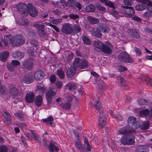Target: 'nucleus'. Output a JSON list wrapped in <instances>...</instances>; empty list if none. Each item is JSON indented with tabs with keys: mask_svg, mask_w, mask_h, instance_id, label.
I'll return each mask as SVG.
<instances>
[{
	"mask_svg": "<svg viewBox=\"0 0 152 152\" xmlns=\"http://www.w3.org/2000/svg\"><path fill=\"white\" fill-rule=\"evenodd\" d=\"M120 142L124 145H133L135 142L134 136L131 134L124 135L121 137Z\"/></svg>",
	"mask_w": 152,
	"mask_h": 152,
	"instance_id": "obj_1",
	"label": "nucleus"
},
{
	"mask_svg": "<svg viewBox=\"0 0 152 152\" xmlns=\"http://www.w3.org/2000/svg\"><path fill=\"white\" fill-rule=\"evenodd\" d=\"M128 123L130 129L134 130L140 127V124L137 121L136 118L133 116H130L128 119Z\"/></svg>",
	"mask_w": 152,
	"mask_h": 152,
	"instance_id": "obj_2",
	"label": "nucleus"
},
{
	"mask_svg": "<svg viewBox=\"0 0 152 152\" xmlns=\"http://www.w3.org/2000/svg\"><path fill=\"white\" fill-rule=\"evenodd\" d=\"M118 59L122 62L126 63H132L133 60L126 52H122L118 56Z\"/></svg>",
	"mask_w": 152,
	"mask_h": 152,
	"instance_id": "obj_3",
	"label": "nucleus"
},
{
	"mask_svg": "<svg viewBox=\"0 0 152 152\" xmlns=\"http://www.w3.org/2000/svg\"><path fill=\"white\" fill-rule=\"evenodd\" d=\"M42 141L44 146L46 148H48L50 152H54V150H55V152L58 151V148L57 146L55 145L56 143L54 141H50L49 145H48L45 139H42Z\"/></svg>",
	"mask_w": 152,
	"mask_h": 152,
	"instance_id": "obj_4",
	"label": "nucleus"
},
{
	"mask_svg": "<svg viewBox=\"0 0 152 152\" xmlns=\"http://www.w3.org/2000/svg\"><path fill=\"white\" fill-rule=\"evenodd\" d=\"M122 8L121 11L127 17H131L134 14L135 11L134 8L133 7H130L128 6H124L121 5Z\"/></svg>",
	"mask_w": 152,
	"mask_h": 152,
	"instance_id": "obj_5",
	"label": "nucleus"
},
{
	"mask_svg": "<svg viewBox=\"0 0 152 152\" xmlns=\"http://www.w3.org/2000/svg\"><path fill=\"white\" fill-rule=\"evenodd\" d=\"M61 31L66 34H72L74 32L73 26L69 23L62 24Z\"/></svg>",
	"mask_w": 152,
	"mask_h": 152,
	"instance_id": "obj_6",
	"label": "nucleus"
},
{
	"mask_svg": "<svg viewBox=\"0 0 152 152\" xmlns=\"http://www.w3.org/2000/svg\"><path fill=\"white\" fill-rule=\"evenodd\" d=\"M13 39V41L12 43V45L13 46L22 45L25 42L23 36L21 35H17L15 36Z\"/></svg>",
	"mask_w": 152,
	"mask_h": 152,
	"instance_id": "obj_7",
	"label": "nucleus"
},
{
	"mask_svg": "<svg viewBox=\"0 0 152 152\" xmlns=\"http://www.w3.org/2000/svg\"><path fill=\"white\" fill-rule=\"evenodd\" d=\"M27 6L23 3H19L17 6V9L24 16L28 14L27 10Z\"/></svg>",
	"mask_w": 152,
	"mask_h": 152,
	"instance_id": "obj_8",
	"label": "nucleus"
},
{
	"mask_svg": "<svg viewBox=\"0 0 152 152\" xmlns=\"http://www.w3.org/2000/svg\"><path fill=\"white\" fill-rule=\"evenodd\" d=\"M33 26L37 28V32L40 36H44L45 34L44 31L45 26L44 25L35 23L33 25Z\"/></svg>",
	"mask_w": 152,
	"mask_h": 152,
	"instance_id": "obj_9",
	"label": "nucleus"
},
{
	"mask_svg": "<svg viewBox=\"0 0 152 152\" xmlns=\"http://www.w3.org/2000/svg\"><path fill=\"white\" fill-rule=\"evenodd\" d=\"M28 12L31 17H35L38 15V12L36 8L31 3H28L27 5Z\"/></svg>",
	"mask_w": 152,
	"mask_h": 152,
	"instance_id": "obj_10",
	"label": "nucleus"
},
{
	"mask_svg": "<svg viewBox=\"0 0 152 152\" xmlns=\"http://www.w3.org/2000/svg\"><path fill=\"white\" fill-rule=\"evenodd\" d=\"M34 60L33 58H28L23 62L22 65L25 68L28 69H31L34 65Z\"/></svg>",
	"mask_w": 152,
	"mask_h": 152,
	"instance_id": "obj_11",
	"label": "nucleus"
},
{
	"mask_svg": "<svg viewBox=\"0 0 152 152\" xmlns=\"http://www.w3.org/2000/svg\"><path fill=\"white\" fill-rule=\"evenodd\" d=\"M9 91L11 95L13 96L17 97L18 96H21V92L13 86L12 85L10 86Z\"/></svg>",
	"mask_w": 152,
	"mask_h": 152,
	"instance_id": "obj_12",
	"label": "nucleus"
},
{
	"mask_svg": "<svg viewBox=\"0 0 152 152\" xmlns=\"http://www.w3.org/2000/svg\"><path fill=\"white\" fill-rule=\"evenodd\" d=\"M119 133L121 134H128L134 132V130L129 129L127 126H124L121 128L119 131Z\"/></svg>",
	"mask_w": 152,
	"mask_h": 152,
	"instance_id": "obj_13",
	"label": "nucleus"
},
{
	"mask_svg": "<svg viewBox=\"0 0 152 152\" xmlns=\"http://www.w3.org/2000/svg\"><path fill=\"white\" fill-rule=\"evenodd\" d=\"M56 95L55 92L51 89L48 91L46 93V96L47 101L49 104H50L51 103L52 96H55Z\"/></svg>",
	"mask_w": 152,
	"mask_h": 152,
	"instance_id": "obj_14",
	"label": "nucleus"
},
{
	"mask_svg": "<svg viewBox=\"0 0 152 152\" xmlns=\"http://www.w3.org/2000/svg\"><path fill=\"white\" fill-rule=\"evenodd\" d=\"M106 121L107 120L104 114L102 113H100L99 115V125L102 128L104 127L105 123Z\"/></svg>",
	"mask_w": 152,
	"mask_h": 152,
	"instance_id": "obj_15",
	"label": "nucleus"
},
{
	"mask_svg": "<svg viewBox=\"0 0 152 152\" xmlns=\"http://www.w3.org/2000/svg\"><path fill=\"white\" fill-rule=\"evenodd\" d=\"M13 41L12 37L10 34L4 36V45L7 46L9 43H10L12 45V43Z\"/></svg>",
	"mask_w": 152,
	"mask_h": 152,
	"instance_id": "obj_16",
	"label": "nucleus"
},
{
	"mask_svg": "<svg viewBox=\"0 0 152 152\" xmlns=\"http://www.w3.org/2000/svg\"><path fill=\"white\" fill-rule=\"evenodd\" d=\"M45 75V73L42 71H38L34 74V78L37 80H39L42 79Z\"/></svg>",
	"mask_w": 152,
	"mask_h": 152,
	"instance_id": "obj_17",
	"label": "nucleus"
},
{
	"mask_svg": "<svg viewBox=\"0 0 152 152\" xmlns=\"http://www.w3.org/2000/svg\"><path fill=\"white\" fill-rule=\"evenodd\" d=\"M25 99L28 103L33 102L34 100V95L33 93L30 92L26 94L25 97Z\"/></svg>",
	"mask_w": 152,
	"mask_h": 152,
	"instance_id": "obj_18",
	"label": "nucleus"
},
{
	"mask_svg": "<svg viewBox=\"0 0 152 152\" xmlns=\"http://www.w3.org/2000/svg\"><path fill=\"white\" fill-rule=\"evenodd\" d=\"M24 53L18 51L13 52L12 53V57L15 59L20 60L23 58L24 56Z\"/></svg>",
	"mask_w": 152,
	"mask_h": 152,
	"instance_id": "obj_19",
	"label": "nucleus"
},
{
	"mask_svg": "<svg viewBox=\"0 0 152 152\" xmlns=\"http://www.w3.org/2000/svg\"><path fill=\"white\" fill-rule=\"evenodd\" d=\"M129 34L134 38L138 39L140 38V35L135 30L129 29L128 30Z\"/></svg>",
	"mask_w": 152,
	"mask_h": 152,
	"instance_id": "obj_20",
	"label": "nucleus"
},
{
	"mask_svg": "<svg viewBox=\"0 0 152 152\" xmlns=\"http://www.w3.org/2000/svg\"><path fill=\"white\" fill-rule=\"evenodd\" d=\"M91 32L92 35L95 37L98 38H101L102 37V34L101 32V31L98 28L95 29L93 28L91 29Z\"/></svg>",
	"mask_w": 152,
	"mask_h": 152,
	"instance_id": "obj_21",
	"label": "nucleus"
},
{
	"mask_svg": "<svg viewBox=\"0 0 152 152\" xmlns=\"http://www.w3.org/2000/svg\"><path fill=\"white\" fill-rule=\"evenodd\" d=\"M23 81L27 84H30L34 81L33 77L30 74L25 75L23 79Z\"/></svg>",
	"mask_w": 152,
	"mask_h": 152,
	"instance_id": "obj_22",
	"label": "nucleus"
},
{
	"mask_svg": "<svg viewBox=\"0 0 152 152\" xmlns=\"http://www.w3.org/2000/svg\"><path fill=\"white\" fill-rule=\"evenodd\" d=\"M93 45L95 48V50H97V49H98L101 51L104 44L100 41H95L94 42Z\"/></svg>",
	"mask_w": 152,
	"mask_h": 152,
	"instance_id": "obj_23",
	"label": "nucleus"
},
{
	"mask_svg": "<svg viewBox=\"0 0 152 152\" xmlns=\"http://www.w3.org/2000/svg\"><path fill=\"white\" fill-rule=\"evenodd\" d=\"M94 106L100 113H102L103 111V107H102L101 102L99 101H96L94 102Z\"/></svg>",
	"mask_w": 152,
	"mask_h": 152,
	"instance_id": "obj_24",
	"label": "nucleus"
},
{
	"mask_svg": "<svg viewBox=\"0 0 152 152\" xmlns=\"http://www.w3.org/2000/svg\"><path fill=\"white\" fill-rule=\"evenodd\" d=\"M4 115L5 118L4 121L7 124H10L12 123V119L9 113L7 112H4Z\"/></svg>",
	"mask_w": 152,
	"mask_h": 152,
	"instance_id": "obj_25",
	"label": "nucleus"
},
{
	"mask_svg": "<svg viewBox=\"0 0 152 152\" xmlns=\"http://www.w3.org/2000/svg\"><path fill=\"white\" fill-rule=\"evenodd\" d=\"M76 69L75 67H72L69 68L67 70L66 75L68 78H70L74 75L76 71Z\"/></svg>",
	"mask_w": 152,
	"mask_h": 152,
	"instance_id": "obj_26",
	"label": "nucleus"
},
{
	"mask_svg": "<svg viewBox=\"0 0 152 152\" xmlns=\"http://www.w3.org/2000/svg\"><path fill=\"white\" fill-rule=\"evenodd\" d=\"M9 55V53L7 51L0 53V60L3 62H5Z\"/></svg>",
	"mask_w": 152,
	"mask_h": 152,
	"instance_id": "obj_27",
	"label": "nucleus"
},
{
	"mask_svg": "<svg viewBox=\"0 0 152 152\" xmlns=\"http://www.w3.org/2000/svg\"><path fill=\"white\" fill-rule=\"evenodd\" d=\"M112 48L110 47H107V45H106L105 44H104L101 51L106 54H110L112 53Z\"/></svg>",
	"mask_w": 152,
	"mask_h": 152,
	"instance_id": "obj_28",
	"label": "nucleus"
},
{
	"mask_svg": "<svg viewBox=\"0 0 152 152\" xmlns=\"http://www.w3.org/2000/svg\"><path fill=\"white\" fill-rule=\"evenodd\" d=\"M87 19L91 24H96L98 23L99 22L98 19L90 16L87 17Z\"/></svg>",
	"mask_w": 152,
	"mask_h": 152,
	"instance_id": "obj_29",
	"label": "nucleus"
},
{
	"mask_svg": "<svg viewBox=\"0 0 152 152\" xmlns=\"http://www.w3.org/2000/svg\"><path fill=\"white\" fill-rule=\"evenodd\" d=\"M150 124V122L148 121H144L141 125L140 124V127L141 129L146 130L148 128Z\"/></svg>",
	"mask_w": 152,
	"mask_h": 152,
	"instance_id": "obj_30",
	"label": "nucleus"
},
{
	"mask_svg": "<svg viewBox=\"0 0 152 152\" xmlns=\"http://www.w3.org/2000/svg\"><path fill=\"white\" fill-rule=\"evenodd\" d=\"M42 102V98L41 96L38 95L36 97L35 99V104L38 107H40Z\"/></svg>",
	"mask_w": 152,
	"mask_h": 152,
	"instance_id": "obj_31",
	"label": "nucleus"
},
{
	"mask_svg": "<svg viewBox=\"0 0 152 152\" xmlns=\"http://www.w3.org/2000/svg\"><path fill=\"white\" fill-rule=\"evenodd\" d=\"M121 9L120 12H118L115 10H113V12H110V14L114 16L116 18H119L120 17H123L124 15V13L121 11Z\"/></svg>",
	"mask_w": 152,
	"mask_h": 152,
	"instance_id": "obj_32",
	"label": "nucleus"
},
{
	"mask_svg": "<svg viewBox=\"0 0 152 152\" xmlns=\"http://www.w3.org/2000/svg\"><path fill=\"white\" fill-rule=\"evenodd\" d=\"M76 86L77 84L76 83L70 82L66 85V88L67 89L69 90H73L76 88Z\"/></svg>",
	"mask_w": 152,
	"mask_h": 152,
	"instance_id": "obj_33",
	"label": "nucleus"
},
{
	"mask_svg": "<svg viewBox=\"0 0 152 152\" xmlns=\"http://www.w3.org/2000/svg\"><path fill=\"white\" fill-rule=\"evenodd\" d=\"M148 147L145 145L139 146L136 148V152H148Z\"/></svg>",
	"mask_w": 152,
	"mask_h": 152,
	"instance_id": "obj_34",
	"label": "nucleus"
},
{
	"mask_svg": "<svg viewBox=\"0 0 152 152\" xmlns=\"http://www.w3.org/2000/svg\"><path fill=\"white\" fill-rule=\"evenodd\" d=\"M44 123H45L47 125H51L52 124V121L53 120V118L51 116H49L47 118L43 119L42 120Z\"/></svg>",
	"mask_w": 152,
	"mask_h": 152,
	"instance_id": "obj_35",
	"label": "nucleus"
},
{
	"mask_svg": "<svg viewBox=\"0 0 152 152\" xmlns=\"http://www.w3.org/2000/svg\"><path fill=\"white\" fill-rule=\"evenodd\" d=\"M95 7L93 4H89L85 8L86 11L88 12H92L95 11Z\"/></svg>",
	"mask_w": 152,
	"mask_h": 152,
	"instance_id": "obj_36",
	"label": "nucleus"
},
{
	"mask_svg": "<svg viewBox=\"0 0 152 152\" xmlns=\"http://www.w3.org/2000/svg\"><path fill=\"white\" fill-rule=\"evenodd\" d=\"M88 62L85 60H83L80 62V69H84L88 67Z\"/></svg>",
	"mask_w": 152,
	"mask_h": 152,
	"instance_id": "obj_37",
	"label": "nucleus"
},
{
	"mask_svg": "<svg viewBox=\"0 0 152 152\" xmlns=\"http://www.w3.org/2000/svg\"><path fill=\"white\" fill-rule=\"evenodd\" d=\"M81 38L84 43L86 45H90L91 44V42L90 39L86 36L83 35Z\"/></svg>",
	"mask_w": 152,
	"mask_h": 152,
	"instance_id": "obj_38",
	"label": "nucleus"
},
{
	"mask_svg": "<svg viewBox=\"0 0 152 152\" xmlns=\"http://www.w3.org/2000/svg\"><path fill=\"white\" fill-rule=\"evenodd\" d=\"M30 43L33 46V49L35 50H36L38 48V42L35 39H32L30 41Z\"/></svg>",
	"mask_w": 152,
	"mask_h": 152,
	"instance_id": "obj_39",
	"label": "nucleus"
},
{
	"mask_svg": "<svg viewBox=\"0 0 152 152\" xmlns=\"http://www.w3.org/2000/svg\"><path fill=\"white\" fill-rule=\"evenodd\" d=\"M7 88L4 85H0V93L2 95H5L7 92Z\"/></svg>",
	"mask_w": 152,
	"mask_h": 152,
	"instance_id": "obj_40",
	"label": "nucleus"
},
{
	"mask_svg": "<svg viewBox=\"0 0 152 152\" xmlns=\"http://www.w3.org/2000/svg\"><path fill=\"white\" fill-rule=\"evenodd\" d=\"M81 62L80 59L79 58H76L74 59V62L73 64V67L76 68V67H80Z\"/></svg>",
	"mask_w": 152,
	"mask_h": 152,
	"instance_id": "obj_41",
	"label": "nucleus"
},
{
	"mask_svg": "<svg viewBox=\"0 0 152 152\" xmlns=\"http://www.w3.org/2000/svg\"><path fill=\"white\" fill-rule=\"evenodd\" d=\"M140 115L142 117H146L149 115V111L148 109H145L139 112Z\"/></svg>",
	"mask_w": 152,
	"mask_h": 152,
	"instance_id": "obj_42",
	"label": "nucleus"
},
{
	"mask_svg": "<svg viewBox=\"0 0 152 152\" xmlns=\"http://www.w3.org/2000/svg\"><path fill=\"white\" fill-rule=\"evenodd\" d=\"M71 104L69 102H65L61 104V107L63 109L69 110L71 107Z\"/></svg>",
	"mask_w": 152,
	"mask_h": 152,
	"instance_id": "obj_43",
	"label": "nucleus"
},
{
	"mask_svg": "<svg viewBox=\"0 0 152 152\" xmlns=\"http://www.w3.org/2000/svg\"><path fill=\"white\" fill-rule=\"evenodd\" d=\"M57 74L59 77L61 79H63L65 77V74L63 71L58 69L57 71Z\"/></svg>",
	"mask_w": 152,
	"mask_h": 152,
	"instance_id": "obj_44",
	"label": "nucleus"
},
{
	"mask_svg": "<svg viewBox=\"0 0 152 152\" xmlns=\"http://www.w3.org/2000/svg\"><path fill=\"white\" fill-rule=\"evenodd\" d=\"M146 8V6L143 4H139L135 7V9L137 11L143 10H145Z\"/></svg>",
	"mask_w": 152,
	"mask_h": 152,
	"instance_id": "obj_45",
	"label": "nucleus"
},
{
	"mask_svg": "<svg viewBox=\"0 0 152 152\" xmlns=\"http://www.w3.org/2000/svg\"><path fill=\"white\" fill-rule=\"evenodd\" d=\"M102 28L100 30L101 32L104 33H108L110 31L109 27L105 25H103Z\"/></svg>",
	"mask_w": 152,
	"mask_h": 152,
	"instance_id": "obj_46",
	"label": "nucleus"
},
{
	"mask_svg": "<svg viewBox=\"0 0 152 152\" xmlns=\"http://www.w3.org/2000/svg\"><path fill=\"white\" fill-rule=\"evenodd\" d=\"M7 66L8 70L11 72H12L14 71L15 68V67L11 63H7Z\"/></svg>",
	"mask_w": 152,
	"mask_h": 152,
	"instance_id": "obj_47",
	"label": "nucleus"
},
{
	"mask_svg": "<svg viewBox=\"0 0 152 152\" xmlns=\"http://www.w3.org/2000/svg\"><path fill=\"white\" fill-rule=\"evenodd\" d=\"M76 1L75 0H68L67 1V6L72 7L76 5Z\"/></svg>",
	"mask_w": 152,
	"mask_h": 152,
	"instance_id": "obj_48",
	"label": "nucleus"
},
{
	"mask_svg": "<svg viewBox=\"0 0 152 152\" xmlns=\"http://www.w3.org/2000/svg\"><path fill=\"white\" fill-rule=\"evenodd\" d=\"M105 4L106 5L112 8V11L111 12H113V10H114L115 9V7L114 6V3L112 2L107 1V2H105Z\"/></svg>",
	"mask_w": 152,
	"mask_h": 152,
	"instance_id": "obj_49",
	"label": "nucleus"
},
{
	"mask_svg": "<svg viewBox=\"0 0 152 152\" xmlns=\"http://www.w3.org/2000/svg\"><path fill=\"white\" fill-rule=\"evenodd\" d=\"M73 29L74 31V30L77 33H78L80 31L81 28L80 25L75 24L74 25Z\"/></svg>",
	"mask_w": 152,
	"mask_h": 152,
	"instance_id": "obj_50",
	"label": "nucleus"
},
{
	"mask_svg": "<svg viewBox=\"0 0 152 152\" xmlns=\"http://www.w3.org/2000/svg\"><path fill=\"white\" fill-rule=\"evenodd\" d=\"M62 19L61 18H57L56 19H52L51 20V22L55 24H57L62 22Z\"/></svg>",
	"mask_w": 152,
	"mask_h": 152,
	"instance_id": "obj_51",
	"label": "nucleus"
},
{
	"mask_svg": "<svg viewBox=\"0 0 152 152\" xmlns=\"http://www.w3.org/2000/svg\"><path fill=\"white\" fill-rule=\"evenodd\" d=\"M20 24L22 25H27L29 23L28 20L26 18H23L20 20Z\"/></svg>",
	"mask_w": 152,
	"mask_h": 152,
	"instance_id": "obj_52",
	"label": "nucleus"
},
{
	"mask_svg": "<svg viewBox=\"0 0 152 152\" xmlns=\"http://www.w3.org/2000/svg\"><path fill=\"white\" fill-rule=\"evenodd\" d=\"M74 97V95L72 94L68 95L66 96V99L67 101L70 102H72Z\"/></svg>",
	"mask_w": 152,
	"mask_h": 152,
	"instance_id": "obj_53",
	"label": "nucleus"
},
{
	"mask_svg": "<svg viewBox=\"0 0 152 152\" xmlns=\"http://www.w3.org/2000/svg\"><path fill=\"white\" fill-rule=\"evenodd\" d=\"M117 78L118 82L121 85L124 86H125L126 85L123 79L121 77L118 76Z\"/></svg>",
	"mask_w": 152,
	"mask_h": 152,
	"instance_id": "obj_54",
	"label": "nucleus"
},
{
	"mask_svg": "<svg viewBox=\"0 0 152 152\" xmlns=\"http://www.w3.org/2000/svg\"><path fill=\"white\" fill-rule=\"evenodd\" d=\"M14 115L16 117L18 118L20 120L24 117V115L22 113H15Z\"/></svg>",
	"mask_w": 152,
	"mask_h": 152,
	"instance_id": "obj_55",
	"label": "nucleus"
},
{
	"mask_svg": "<svg viewBox=\"0 0 152 152\" xmlns=\"http://www.w3.org/2000/svg\"><path fill=\"white\" fill-rule=\"evenodd\" d=\"M139 104L140 105H143L146 104L147 101L144 99H140L138 101Z\"/></svg>",
	"mask_w": 152,
	"mask_h": 152,
	"instance_id": "obj_56",
	"label": "nucleus"
},
{
	"mask_svg": "<svg viewBox=\"0 0 152 152\" xmlns=\"http://www.w3.org/2000/svg\"><path fill=\"white\" fill-rule=\"evenodd\" d=\"M124 4L127 6H131L132 5L133 0H123Z\"/></svg>",
	"mask_w": 152,
	"mask_h": 152,
	"instance_id": "obj_57",
	"label": "nucleus"
},
{
	"mask_svg": "<svg viewBox=\"0 0 152 152\" xmlns=\"http://www.w3.org/2000/svg\"><path fill=\"white\" fill-rule=\"evenodd\" d=\"M148 6L147 7V10L152 13V2L149 1L148 2L147 4Z\"/></svg>",
	"mask_w": 152,
	"mask_h": 152,
	"instance_id": "obj_58",
	"label": "nucleus"
},
{
	"mask_svg": "<svg viewBox=\"0 0 152 152\" xmlns=\"http://www.w3.org/2000/svg\"><path fill=\"white\" fill-rule=\"evenodd\" d=\"M73 58V54L72 53L70 52L68 54L67 57V61L69 62L71 61Z\"/></svg>",
	"mask_w": 152,
	"mask_h": 152,
	"instance_id": "obj_59",
	"label": "nucleus"
},
{
	"mask_svg": "<svg viewBox=\"0 0 152 152\" xmlns=\"http://www.w3.org/2000/svg\"><path fill=\"white\" fill-rule=\"evenodd\" d=\"M52 12L55 15L58 16L61 14V10L57 9L53 10Z\"/></svg>",
	"mask_w": 152,
	"mask_h": 152,
	"instance_id": "obj_60",
	"label": "nucleus"
},
{
	"mask_svg": "<svg viewBox=\"0 0 152 152\" xmlns=\"http://www.w3.org/2000/svg\"><path fill=\"white\" fill-rule=\"evenodd\" d=\"M134 49L137 56H140L141 55L142 52L140 49L137 47H135Z\"/></svg>",
	"mask_w": 152,
	"mask_h": 152,
	"instance_id": "obj_61",
	"label": "nucleus"
},
{
	"mask_svg": "<svg viewBox=\"0 0 152 152\" xmlns=\"http://www.w3.org/2000/svg\"><path fill=\"white\" fill-rule=\"evenodd\" d=\"M96 9L101 11H104L106 10L105 8L99 4L96 6Z\"/></svg>",
	"mask_w": 152,
	"mask_h": 152,
	"instance_id": "obj_62",
	"label": "nucleus"
},
{
	"mask_svg": "<svg viewBox=\"0 0 152 152\" xmlns=\"http://www.w3.org/2000/svg\"><path fill=\"white\" fill-rule=\"evenodd\" d=\"M151 13L150 11L148 10L145 12L142 15L143 17L147 18L151 16Z\"/></svg>",
	"mask_w": 152,
	"mask_h": 152,
	"instance_id": "obj_63",
	"label": "nucleus"
},
{
	"mask_svg": "<svg viewBox=\"0 0 152 152\" xmlns=\"http://www.w3.org/2000/svg\"><path fill=\"white\" fill-rule=\"evenodd\" d=\"M8 148L5 146H0V152H7Z\"/></svg>",
	"mask_w": 152,
	"mask_h": 152,
	"instance_id": "obj_64",
	"label": "nucleus"
}]
</instances>
